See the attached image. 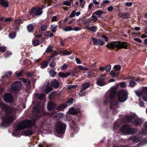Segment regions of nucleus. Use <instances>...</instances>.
I'll use <instances>...</instances> for the list:
<instances>
[{
  "instance_id": "nucleus-1",
  "label": "nucleus",
  "mask_w": 147,
  "mask_h": 147,
  "mask_svg": "<svg viewBox=\"0 0 147 147\" xmlns=\"http://www.w3.org/2000/svg\"><path fill=\"white\" fill-rule=\"evenodd\" d=\"M38 119L36 116H34L31 120H24L22 122L19 123L15 128V129L13 131L12 134H16V133H18L19 131L26 128H29L34 124V122Z\"/></svg>"
},
{
  "instance_id": "nucleus-2",
  "label": "nucleus",
  "mask_w": 147,
  "mask_h": 147,
  "mask_svg": "<svg viewBox=\"0 0 147 147\" xmlns=\"http://www.w3.org/2000/svg\"><path fill=\"white\" fill-rule=\"evenodd\" d=\"M127 46V43L126 42H121L118 41L112 42L106 45L107 47L111 50L113 49L114 47L117 48L118 49L117 50V51L118 49H126Z\"/></svg>"
},
{
  "instance_id": "nucleus-3",
  "label": "nucleus",
  "mask_w": 147,
  "mask_h": 147,
  "mask_svg": "<svg viewBox=\"0 0 147 147\" xmlns=\"http://www.w3.org/2000/svg\"><path fill=\"white\" fill-rule=\"evenodd\" d=\"M117 98L118 100L121 102L125 101L127 98V92L125 90L119 91L117 94Z\"/></svg>"
},
{
  "instance_id": "nucleus-4",
  "label": "nucleus",
  "mask_w": 147,
  "mask_h": 147,
  "mask_svg": "<svg viewBox=\"0 0 147 147\" xmlns=\"http://www.w3.org/2000/svg\"><path fill=\"white\" fill-rule=\"evenodd\" d=\"M66 128L65 125L61 121L57 123L55 125V129L57 133L61 134H64Z\"/></svg>"
},
{
  "instance_id": "nucleus-5",
  "label": "nucleus",
  "mask_w": 147,
  "mask_h": 147,
  "mask_svg": "<svg viewBox=\"0 0 147 147\" xmlns=\"http://www.w3.org/2000/svg\"><path fill=\"white\" fill-rule=\"evenodd\" d=\"M121 130L123 133L129 134H133L137 131L136 129L129 128L126 125L123 126Z\"/></svg>"
},
{
  "instance_id": "nucleus-6",
  "label": "nucleus",
  "mask_w": 147,
  "mask_h": 147,
  "mask_svg": "<svg viewBox=\"0 0 147 147\" xmlns=\"http://www.w3.org/2000/svg\"><path fill=\"white\" fill-rule=\"evenodd\" d=\"M116 94V91L114 90H112L109 93H107L106 95V99L104 101L105 103H107L113 99L115 96Z\"/></svg>"
},
{
  "instance_id": "nucleus-7",
  "label": "nucleus",
  "mask_w": 147,
  "mask_h": 147,
  "mask_svg": "<svg viewBox=\"0 0 147 147\" xmlns=\"http://www.w3.org/2000/svg\"><path fill=\"white\" fill-rule=\"evenodd\" d=\"M21 85L22 84L20 82L16 81L11 85V89L12 91H17L20 88Z\"/></svg>"
},
{
  "instance_id": "nucleus-8",
  "label": "nucleus",
  "mask_w": 147,
  "mask_h": 147,
  "mask_svg": "<svg viewBox=\"0 0 147 147\" xmlns=\"http://www.w3.org/2000/svg\"><path fill=\"white\" fill-rule=\"evenodd\" d=\"M43 8V7H42L41 9L39 8H33L32 9L30 14L33 17H34L35 15L38 16L40 15L42 13L41 10Z\"/></svg>"
},
{
  "instance_id": "nucleus-9",
  "label": "nucleus",
  "mask_w": 147,
  "mask_h": 147,
  "mask_svg": "<svg viewBox=\"0 0 147 147\" xmlns=\"http://www.w3.org/2000/svg\"><path fill=\"white\" fill-rule=\"evenodd\" d=\"M91 40H92L94 45L102 46L105 44V42L100 39H97V38H91Z\"/></svg>"
},
{
  "instance_id": "nucleus-10",
  "label": "nucleus",
  "mask_w": 147,
  "mask_h": 147,
  "mask_svg": "<svg viewBox=\"0 0 147 147\" xmlns=\"http://www.w3.org/2000/svg\"><path fill=\"white\" fill-rule=\"evenodd\" d=\"M4 100L7 102H11L13 101V97L12 94L9 93L6 94L4 97Z\"/></svg>"
},
{
  "instance_id": "nucleus-11",
  "label": "nucleus",
  "mask_w": 147,
  "mask_h": 147,
  "mask_svg": "<svg viewBox=\"0 0 147 147\" xmlns=\"http://www.w3.org/2000/svg\"><path fill=\"white\" fill-rule=\"evenodd\" d=\"M81 28L79 27H76L74 28H73V27L72 26H70L65 28L63 29V30L65 32L72 30H74L76 31H77L81 30Z\"/></svg>"
},
{
  "instance_id": "nucleus-12",
  "label": "nucleus",
  "mask_w": 147,
  "mask_h": 147,
  "mask_svg": "<svg viewBox=\"0 0 147 147\" xmlns=\"http://www.w3.org/2000/svg\"><path fill=\"white\" fill-rule=\"evenodd\" d=\"M15 117L11 115L6 116L4 119V120L8 123H11L14 119Z\"/></svg>"
},
{
  "instance_id": "nucleus-13",
  "label": "nucleus",
  "mask_w": 147,
  "mask_h": 147,
  "mask_svg": "<svg viewBox=\"0 0 147 147\" xmlns=\"http://www.w3.org/2000/svg\"><path fill=\"white\" fill-rule=\"evenodd\" d=\"M1 107L4 109L5 111L8 112H11L12 111V109L11 107H10L3 103H0Z\"/></svg>"
},
{
  "instance_id": "nucleus-14",
  "label": "nucleus",
  "mask_w": 147,
  "mask_h": 147,
  "mask_svg": "<svg viewBox=\"0 0 147 147\" xmlns=\"http://www.w3.org/2000/svg\"><path fill=\"white\" fill-rule=\"evenodd\" d=\"M118 102L117 101H114L111 103L110 107L111 109H114L118 107Z\"/></svg>"
},
{
  "instance_id": "nucleus-15",
  "label": "nucleus",
  "mask_w": 147,
  "mask_h": 147,
  "mask_svg": "<svg viewBox=\"0 0 147 147\" xmlns=\"http://www.w3.org/2000/svg\"><path fill=\"white\" fill-rule=\"evenodd\" d=\"M59 84L56 79H54L51 81V85L53 87L56 88L59 86Z\"/></svg>"
},
{
  "instance_id": "nucleus-16",
  "label": "nucleus",
  "mask_w": 147,
  "mask_h": 147,
  "mask_svg": "<svg viewBox=\"0 0 147 147\" xmlns=\"http://www.w3.org/2000/svg\"><path fill=\"white\" fill-rule=\"evenodd\" d=\"M69 114L72 115H76L79 113V111L75 109L74 107L70 108L68 111Z\"/></svg>"
},
{
  "instance_id": "nucleus-17",
  "label": "nucleus",
  "mask_w": 147,
  "mask_h": 147,
  "mask_svg": "<svg viewBox=\"0 0 147 147\" xmlns=\"http://www.w3.org/2000/svg\"><path fill=\"white\" fill-rule=\"evenodd\" d=\"M55 107V104L54 103L51 102H49L47 106V108L50 111H52Z\"/></svg>"
},
{
  "instance_id": "nucleus-18",
  "label": "nucleus",
  "mask_w": 147,
  "mask_h": 147,
  "mask_svg": "<svg viewBox=\"0 0 147 147\" xmlns=\"http://www.w3.org/2000/svg\"><path fill=\"white\" fill-rule=\"evenodd\" d=\"M71 74L69 72H67L65 73L59 72L58 74L59 76L61 78H66L69 76Z\"/></svg>"
},
{
  "instance_id": "nucleus-19",
  "label": "nucleus",
  "mask_w": 147,
  "mask_h": 147,
  "mask_svg": "<svg viewBox=\"0 0 147 147\" xmlns=\"http://www.w3.org/2000/svg\"><path fill=\"white\" fill-rule=\"evenodd\" d=\"M8 4V2L7 1L5 0H0V5L4 7H7Z\"/></svg>"
},
{
  "instance_id": "nucleus-20",
  "label": "nucleus",
  "mask_w": 147,
  "mask_h": 147,
  "mask_svg": "<svg viewBox=\"0 0 147 147\" xmlns=\"http://www.w3.org/2000/svg\"><path fill=\"white\" fill-rule=\"evenodd\" d=\"M96 84L100 86H104L106 84L105 83L103 80L99 79H97Z\"/></svg>"
},
{
  "instance_id": "nucleus-21",
  "label": "nucleus",
  "mask_w": 147,
  "mask_h": 147,
  "mask_svg": "<svg viewBox=\"0 0 147 147\" xmlns=\"http://www.w3.org/2000/svg\"><path fill=\"white\" fill-rule=\"evenodd\" d=\"M24 74V71L22 70L20 71H17L14 74V76L16 77H19L22 76Z\"/></svg>"
},
{
  "instance_id": "nucleus-22",
  "label": "nucleus",
  "mask_w": 147,
  "mask_h": 147,
  "mask_svg": "<svg viewBox=\"0 0 147 147\" xmlns=\"http://www.w3.org/2000/svg\"><path fill=\"white\" fill-rule=\"evenodd\" d=\"M119 17L123 18H128L129 15L127 13H123L122 12L119 13L118 14Z\"/></svg>"
},
{
  "instance_id": "nucleus-23",
  "label": "nucleus",
  "mask_w": 147,
  "mask_h": 147,
  "mask_svg": "<svg viewBox=\"0 0 147 147\" xmlns=\"http://www.w3.org/2000/svg\"><path fill=\"white\" fill-rule=\"evenodd\" d=\"M24 134L26 136H30L32 134V132L30 129H26L24 131Z\"/></svg>"
},
{
  "instance_id": "nucleus-24",
  "label": "nucleus",
  "mask_w": 147,
  "mask_h": 147,
  "mask_svg": "<svg viewBox=\"0 0 147 147\" xmlns=\"http://www.w3.org/2000/svg\"><path fill=\"white\" fill-rule=\"evenodd\" d=\"M144 128L142 130L141 133L144 134H147V122L145 123L144 125Z\"/></svg>"
},
{
  "instance_id": "nucleus-25",
  "label": "nucleus",
  "mask_w": 147,
  "mask_h": 147,
  "mask_svg": "<svg viewBox=\"0 0 147 147\" xmlns=\"http://www.w3.org/2000/svg\"><path fill=\"white\" fill-rule=\"evenodd\" d=\"M142 121L139 118L136 119L134 120V124L136 125H138Z\"/></svg>"
},
{
  "instance_id": "nucleus-26",
  "label": "nucleus",
  "mask_w": 147,
  "mask_h": 147,
  "mask_svg": "<svg viewBox=\"0 0 147 147\" xmlns=\"http://www.w3.org/2000/svg\"><path fill=\"white\" fill-rule=\"evenodd\" d=\"M141 139V138L138 136H134L133 139V141L135 142H139Z\"/></svg>"
},
{
  "instance_id": "nucleus-27",
  "label": "nucleus",
  "mask_w": 147,
  "mask_h": 147,
  "mask_svg": "<svg viewBox=\"0 0 147 147\" xmlns=\"http://www.w3.org/2000/svg\"><path fill=\"white\" fill-rule=\"evenodd\" d=\"M27 28L28 31L29 32H32L33 31L34 29V27L32 24L28 25L27 27Z\"/></svg>"
},
{
  "instance_id": "nucleus-28",
  "label": "nucleus",
  "mask_w": 147,
  "mask_h": 147,
  "mask_svg": "<svg viewBox=\"0 0 147 147\" xmlns=\"http://www.w3.org/2000/svg\"><path fill=\"white\" fill-rule=\"evenodd\" d=\"M40 41L39 40L36 39H34L32 41V44L34 46H36L39 45Z\"/></svg>"
},
{
  "instance_id": "nucleus-29",
  "label": "nucleus",
  "mask_w": 147,
  "mask_h": 147,
  "mask_svg": "<svg viewBox=\"0 0 147 147\" xmlns=\"http://www.w3.org/2000/svg\"><path fill=\"white\" fill-rule=\"evenodd\" d=\"M90 86V84L89 83L87 82L84 84L82 86L81 88L84 90H85L86 88H88Z\"/></svg>"
},
{
  "instance_id": "nucleus-30",
  "label": "nucleus",
  "mask_w": 147,
  "mask_h": 147,
  "mask_svg": "<svg viewBox=\"0 0 147 147\" xmlns=\"http://www.w3.org/2000/svg\"><path fill=\"white\" fill-rule=\"evenodd\" d=\"M48 64V63L47 61H45L41 64V67L42 68H44L46 67Z\"/></svg>"
},
{
  "instance_id": "nucleus-31",
  "label": "nucleus",
  "mask_w": 147,
  "mask_h": 147,
  "mask_svg": "<svg viewBox=\"0 0 147 147\" xmlns=\"http://www.w3.org/2000/svg\"><path fill=\"white\" fill-rule=\"evenodd\" d=\"M104 12L100 10H98L94 13L96 14L99 17H100V16Z\"/></svg>"
},
{
  "instance_id": "nucleus-32",
  "label": "nucleus",
  "mask_w": 147,
  "mask_h": 147,
  "mask_svg": "<svg viewBox=\"0 0 147 147\" xmlns=\"http://www.w3.org/2000/svg\"><path fill=\"white\" fill-rule=\"evenodd\" d=\"M44 35L47 36H49L51 37L54 36V35L53 33H51L50 32H46L44 33Z\"/></svg>"
},
{
  "instance_id": "nucleus-33",
  "label": "nucleus",
  "mask_w": 147,
  "mask_h": 147,
  "mask_svg": "<svg viewBox=\"0 0 147 147\" xmlns=\"http://www.w3.org/2000/svg\"><path fill=\"white\" fill-rule=\"evenodd\" d=\"M136 95L139 97H140L142 95L143 92L141 90H138L135 92Z\"/></svg>"
},
{
  "instance_id": "nucleus-34",
  "label": "nucleus",
  "mask_w": 147,
  "mask_h": 147,
  "mask_svg": "<svg viewBox=\"0 0 147 147\" xmlns=\"http://www.w3.org/2000/svg\"><path fill=\"white\" fill-rule=\"evenodd\" d=\"M57 27V26L54 25H52L51 27V31H52L53 32L55 33L56 31V28Z\"/></svg>"
},
{
  "instance_id": "nucleus-35",
  "label": "nucleus",
  "mask_w": 147,
  "mask_h": 147,
  "mask_svg": "<svg viewBox=\"0 0 147 147\" xmlns=\"http://www.w3.org/2000/svg\"><path fill=\"white\" fill-rule=\"evenodd\" d=\"M110 74L111 76L114 77H116L118 76L119 74L117 73H115L113 71H111L110 72Z\"/></svg>"
},
{
  "instance_id": "nucleus-36",
  "label": "nucleus",
  "mask_w": 147,
  "mask_h": 147,
  "mask_svg": "<svg viewBox=\"0 0 147 147\" xmlns=\"http://www.w3.org/2000/svg\"><path fill=\"white\" fill-rule=\"evenodd\" d=\"M78 69L80 70H89L88 68L84 67L83 66L80 65L78 66Z\"/></svg>"
},
{
  "instance_id": "nucleus-37",
  "label": "nucleus",
  "mask_w": 147,
  "mask_h": 147,
  "mask_svg": "<svg viewBox=\"0 0 147 147\" xmlns=\"http://www.w3.org/2000/svg\"><path fill=\"white\" fill-rule=\"evenodd\" d=\"M37 97L38 99L42 100L45 98V95L44 94H38Z\"/></svg>"
},
{
  "instance_id": "nucleus-38",
  "label": "nucleus",
  "mask_w": 147,
  "mask_h": 147,
  "mask_svg": "<svg viewBox=\"0 0 147 147\" xmlns=\"http://www.w3.org/2000/svg\"><path fill=\"white\" fill-rule=\"evenodd\" d=\"M12 74V72L10 71L7 72L5 74V76L8 78L11 77Z\"/></svg>"
},
{
  "instance_id": "nucleus-39",
  "label": "nucleus",
  "mask_w": 147,
  "mask_h": 147,
  "mask_svg": "<svg viewBox=\"0 0 147 147\" xmlns=\"http://www.w3.org/2000/svg\"><path fill=\"white\" fill-rule=\"evenodd\" d=\"M63 5H67V6H71V3L68 0L65 1L63 2Z\"/></svg>"
},
{
  "instance_id": "nucleus-40",
  "label": "nucleus",
  "mask_w": 147,
  "mask_h": 147,
  "mask_svg": "<svg viewBox=\"0 0 147 147\" xmlns=\"http://www.w3.org/2000/svg\"><path fill=\"white\" fill-rule=\"evenodd\" d=\"M49 74L51 76L53 77L55 76L56 72L55 71L53 70H51L49 72Z\"/></svg>"
},
{
  "instance_id": "nucleus-41",
  "label": "nucleus",
  "mask_w": 147,
  "mask_h": 147,
  "mask_svg": "<svg viewBox=\"0 0 147 147\" xmlns=\"http://www.w3.org/2000/svg\"><path fill=\"white\" fill-rule=\"evenodd\" d=\"M47 26L46 25H42L40 26L41 30L42 31H44L47 30Z\"/></svg>"
},
{
  "instance_id": "nucleus-42",
  "label": "nucleus",
  "mask_w": 147,
  "mask_h": 147,
  "mask_svg": "<svg viewBox=\"0 0 147 147\" xmlns=\"http://www.w3.org/2000/svg\"><path fill=\"white\" fill-rule=\"evenodd\" d=\"M16 36V34L15 32H11L9 34V37L11 39H13L15 38Z\"/></svg>"
},
{
  "instance_id": "nucleus-43",
  "label": "nucleus",
  "mask_w": 147,
  "mask_h": 147,
  "mask_svg": "<svg viewBox=\"0 0 147 147\" xmlns=\"http://www.w3.org/2000/svg\"><path fill=\"white\" fill-rule=\"evenodd\" d=\"M81 90L80 93L79 95L81 96H84L85 94V92L84 91L85 90H84L82 88H81Z\"/></svg>"
},
{
  "instance_id": "nucleus-44",
  "label": "nucleus",
  "mask_w": 147,
  "mask_h": 147,
  "mask_svg": "<svg viewBox=\"0 0 147 147\" xmlns=\"http://www.w3.org/2000/svg\"><path fill=\"white\" fill-rule=\"evenodd\" d=\"M55 116L56 117L59 118H60L63 117V115L62 113H60L56 114Z\"/></svg>"
},
{
  "instance_id": "nucleus-45",
  "label": "nucleus",
  "mask_w": 147,
  "mask_h": 147,
  "mask_svg": "<svg viewBox=\"0 0 147 147\" xmlns=\"http://www.w3.org/2000/svg\"><path fill=\"white\" fill-rule=\"evenodd\" d=\"M105 69L107 72L109 71L111 69V66L110 65H109L105 67Z\"/></svg>"
},
{
  "instance_id": "nucleus-46",
  "label": "nucleus",
  "mask_w": 147,
  "mask_h": 147,
  "mask_svg": "<svg viewBox=\"0 0 147 147\" xmlns=\"http://www.w3.org/2000/svg\"><path fill=\"white\" fill-rule=\"evenodd\" d=\"M114 68L115 70L119 71L121 69V66L119 65H116L114 66Z\"/></svg>"
},
{
  "instance_id": "nucleus-47",
  "label": "nucleus",
  "mask_w": 147,
  "mask_h": 147,
  "mask_svg": "<svg viewBox=\"0 0 147 147\" xmlns=\"http://www.w3.org/2000/svg\"><path fill=\"white\" fill-rule=\"evenodd\" d=\"M136 84V83L135 82L132 80H131L129 81V86L131 87H133Z\"/></svg>"
},
{
  "instance_id": "nucleus-48",
  "label": "nucleus",
  "mask_w": 147,
  "mask_h": 147,
  "mask_svg": "<svg viewBox=\"0 0 147 147\" xmlns=\"http://www.w3.org/2000/svg\"><path fill=\"white\" fill-rule=\"evenodd\" d=\"M62 54L64 55H69L71 54V52L66 51L63 52Z\"/></svg>"
},
{
  "instance_id": "nucleus-49",
  "label": "nucleus",
  "mask_w": 147,
  "mask_h": 147,
  "mask_svg": "<svg viewBox=\"0 0 147 147\" xmlns=\"http://www.w3.org/2000/svg\"><path fill=\"white\" fill-rule=\"evenodd\" d=\"M53 51L52 48L50 46L47 49L46 52L49 53Z\"/></svg>"
},
{
  "instance_id": "nucleus-50",
  "label": "nucleus",
  "mask_w": 147,
  "mask_h": 147,
  "mask_svg": "<svg viewBox=\"0 0 147 147\" xmlns=\"http://www.w3.org/2000/svg\"><path fill=\"white\" fill-rule=\"evenodd\" d=\"M68 67V66L66 64H63V66L62 67L61 69L62 70H65L67 69Z\"/></svg>"
},
{
  "instance_id": "nucleus-51",
  "label": "nucleus",
  "mask_w": 147,
  "mask_h": 147,
  "mask_svg": "<svg viewBox=\"0 0 147 147\" xmlns=\"http://www.w3.org/2000/svg\"><path fill=\"white\" fill-rule=\"evenodd\" d=\"M76 15V11H73L71 14L69 16L70 18H72L74 17Z\"/></svg>"
},
{
  "instance_id": "nucleus-52",
  "label": "nucleus",
  "mask_w": 147,
  "mask_h": 147,
  "mask_svg": "<svg viewBox=\"0 0 147 147\" xmlns=\"http://www.w3.org/2000/svg\"><path fill=\"white\" fill-rule=\"evenodd\" d=\"M109 2L110 1L108 0L104 1L102 2V5L101 6H102L103 5H105L108 4L109 3Z\"/></svg>"
},
{
  "instance_id": "nucleus-53",
  "label": "nucleus",
  "mask_w": 147,
  "mask_h": 147,
  "mask_svg": "<svg viewBox=\"0 0 147 147\" xmlns=\"http://www.w3.org/2000/svg\"><path fill=\"white\" fill-rule=\"evenodd\" d=\"M147 144V138L142 140L141 142V144L144 145Z\"/></svg>"
},
{
  "instance_id": "nucleus-54",
  "label": "nucleus",
  "mask_w": 147,
  "mask_h": 147,
  "mask_svg": "<svg viewBox=\"0 0 147 147\" xmlns=\"http://www.w3.org/2000/svg\"><path fill=\"white\" fill-rule=\"evenodd\" d=\"M120 86L122 88L125 87L126 86V84L125 82H122L120 84Z\"/></svg>"
},
{
  "instance_id": "nucleus-55",
  "label": "nucleus",
  "mask_w": 147,
  "mask_h": 147,
  "mask_svg": "<svg viewBox=\"0 0 147 147\" xmlns=\"http://www.w3.org/2000/svg\"><path fill=\"white\" fill-rule=\"evenodd\" d=\"M90 30L93 32H95L96 30V28L94 26L91 27Z\"/></svg>"
},
{
  "instance_id": "nucleus-56",
  "label": "nucleus",
  "mask_w": 147,
  "mask_h": 147,
  "mask_svg": "<svg viewBox=\"0 0 147 147\" xmlns=\"http://www.w3.org/2000/svg\"><path fill=\"white\" fill-rule=\"evenodd\" d=\"M6 51V48L4 47H0V52H3Z\"/></svg>"
},
{
  "instance_id": "nucleus-57",
  "label": "nucleus",
  "mask_w": 147,
  "mask_h": 147,
  "mask_svg": "<svg viewBox=\"0 0 147 147\" xmlns=\"http://www.w3.org/2000/svg\"><path fill=\"white\" fill-rule=\"evenodd\" d=\"M22 22V21L20 19H17L15 21V23L17 25L19 24Z\"/></svg>"
},
{
  "instance_id": "nucleus-58",
  "label": "nucleus",
  "mask_w": 147,
  "mask_h": 147,
  "mask_svg": "<svg viewBox=\"0 0 147 147\" xmlns=\"http://www.w3.org/2000/svg\"><path fill=\"white\" fill-rule=\"evenodd\" d=\"M73 100V98H71L69 99L68 101H67V104H69L68 105H69L72 103V102Z\"/></svg>"
},
{
  "instance_id": "nucleus-59",
  "label": "nucleus",
  "mask_w": 147,
  "mask_h": 147,
  "mask_svg": "<svg viewBox=\"0 0 147 147\" xmlns=\"http://www.w3.org/2000/svg\"><path fill=\"white\" fill-rule=\"evenodd\" d=\"M55 64H56V63L54 61H52L51 62V63L50 64L49 66L50 67H53L55 66Z\"/></svg>"
},
{
  "instance_id": "nucleus-60",
  "label": "nucleus",
  "mask_w": 147,
  "mask_h": 147,
  "mask_svg": "<svg viewBox=\"0 0 147 147\" xmlns=\"http://www.w3.org/2000/svg\"><path fill=\"white\" fill-rule=\"evenodd\" d=\"M34 35L35 36V37L37 38H40L41 37V35H37L36 32H35L34 33Z\"/></svg>"
},
{
  "instance_id": "nucleus-61",
  "label": "nucleus",
  "mask_w": 147,
  "mask_h": 147,
  "mask_svg": "<svg viewBox=\"0 0 147 147\" xmlns=\"http://www.w3.org/2000/svg\"><path fill=\"white\" fill-rule=\"evenodd\" d=\"M11 54V53L10 52L7 51L5 53L4 55L5 57H7L10 56Z\"/></svg>"
},
{
  "instance_id": "nucleus-62",
  "label": "nucleus",
  "mask_w": 147,
  "mask_h": 147,
  "mask_svg": "<svg viewBox=\"0 0 147 147\" xmlns=\"http://www.w3.org/2000/svg\"><path fill=\"white\" fill-rule=\"evenodd\" d=\"M132 5V3L131 2H127L125 3V5L128 7H130Z\"/></svg>"
},
{
  "instance_id": "nucleus-63",
  "label": "nucleus",
  "mask_w": 147,
  "mask_h": 147,
  "mask_svg": "<svg viewBox=\"0 0 147 147\" xmlns=\"http://www.w3.org/2000/svg\"><path fill=\"white\" fill-rule=\"evenodd\" d=\"M91 17L94 22H95L98 19L95 16H92Z\"/></svg>"
},
{
  "instance_id": "nucleus-64",
  "label": "nucleus",
  "mask_w": 147,
  "mask_h": 147,
  "mask_svg": "<svg viewBox=\"0 0 147 147\" xmlns=\"http://www.w3.org/2000/svg\"><path fill=\"white\" fill-rule=\"evenodd\" d=\"M143 92L146 94H147V87H144L143 88Z\"/></svg>"
}]
</instances>
